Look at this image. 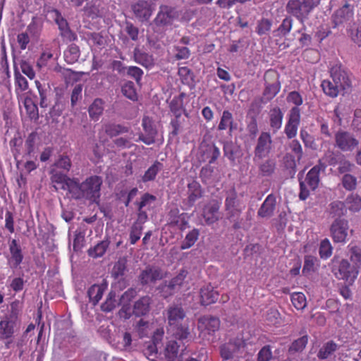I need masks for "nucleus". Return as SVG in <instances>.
<instances>
[{
  "label": "nucleus",
  "mask_w": 361,
  "mask_h": 361,
  "mask_svg": "<svg viewBox=\"0 0 361 361\" xmlns=\"http://www.w3.org/2000/svg\"><path fill=\"white\" fill-rule=\"evenodd\" d=\"M185 312L181 305H171L167 307L168 331L179 341H188L190 335L188 324H183Z\"/></svg>",
  "instance_id": "obj_1"
},
{
  "label": "nucleus",
  "mask_w": 361,
  "mask_h": 361,
  "mask_svg": "<svg viewBox=\"0 0 361 361\" xmlns=\"http://www.w3.org/2000/svg\"><path fill=\"white\" fill-rule=\"evenodd\" d=\"M326 165L322 164L321 161L319 164L313 166L306 174L304 180L301 178V172L298 174L300 182V193L299 198L305 200L310 196V190H315L320 181V172L324 170Z\"/></svg>",
  "instance_id": "obj_2"
},
{
  "label": "nucleus",
  "mask_w": 361,
  "mask_h": 361,
  "mask_svg": "<svg viewBox=\"0 0 361 361\" xmlns=\"http://www.w3.org/2000/svg\"><path fill=\"white\" fill-rule=\"evenodd\" d=\"M247 338L243 334H238L236 337L231 339L229 342L222 344L220 348V355L223 361H234L233 356L236 355L238 357L242 356L243 354L246 355L247 352Z\"/></svg>",
  "instance_id": "obj_3"
},
{
  "label": "nucleus",
  "mask_w": 361,
  "mask_h": 361,
  "mask_svg": "<svg viewBox=\"0 0 361 361\" xmlns=\"http://www.w3.org/2000/svg\"><path fill=\"white\" fill-rule=\"evenodd\" d=\"M319 3L320 0H289L286 5V11L303 24Z\"/></svg>",
  "instance_id": "obj_4"
},
{
  "label": "nucleus",
  "mask_w": 361,
  "mask_h": 361,
  "mask_svg": "<svg viewBox=\"0 0 361 361\" xmlns=\"http://www.w3.org/2000/svg\"><path fill=\"white\" fill-rule=\"evenodd\" d=\"M279 78V73L274 69H269L265 72L263 98L266 102L271 101L280 92L281 85Z\"/></svg>",
  "instance_id": "obj_5"
},
{
  "label": "nucleus",
  "mask_w": 361,
  "mask_h": 361,
  "mask_svg": "<svg viewBox=\"0 0 361 361\" xmlns=\"http://www.w3.org/2000/svg\"><path fill=\"white\" fill-rule=\"evenodd\" d=\"M103 183L102 177L90 176L82 182V197L91 202H96L100 197L101 187Z\"/></svg>",
  "instance_id": "obj_6"
},
{
  "label": "nucleus",
  "mask_w": 361,
  "mask_h": 361,
  "mask_svg": "<svg viewBox=\"0 0 361 361\" xmlns=\"http://www.w3.org/2000/svg\"><path fill=\"white\" fill-rule=\"evenodd\" d=\"M220 324V319L212 315L200 317L197 320L200 337L204 340H209V337L219 331Z\"/></svg>",
  "instance_id": "obj_7"
},
{
  "label": "nucleus",
  "mask_w": 361,
  "mask_h": 361,
  "mask_svg": "<svg viewBox=\"0 0 361 361\" xmlns=\"http://www.w3.org/2000/svg\"><path fill=\"white\" fill-rule=\"evenodd\" d=\"M46 17L53 20L58 25L60 35L63 41L71 42L77 39V35L71 30L68 21L62 16L61 13L58 9L56 8L51 11V13Z\"/></svg>",
  "instance_id": "obj_8"
},
{
  "label": "nucleus",
  "mask_w": 361,
  "mask_h": 361,
  "mask_svg": "<svg viewBox=\"0 0 361 361\" xmlns=\"http://www.w3.org/2000/svg\"><path fill=\"white\" fill-rule=\"evenodd\" d=\"M272 149V139L269 133L262 132L257 140L254 150V161L261 160L269 156Z\"/></svg>",
  "instance_id": "obj_9"
},
{
  "label": "nucleus",
  "mask_w": 361,
  "mask_h": 361,
  "mask_svg": "<svg viewBox=\"0 0 361 361\" xmlns=\"http://www.w3.org/2000/svg\"><path fill=\"white\" fill-rule=\"evenodd\" d=\"M348 222L347 220L336 218L330 226V233L335 243H345L348 237Z\"/></svg>",
  "instance_id": "obj_10"
},
{
  "label": "nucleus",
  "mask_w": 361,
  "mask_h": 361,
  "mask_svg": "<svg viewBox=\"0 0 361 361\" xmlns=\"http://www.w3.org/2000/svg\"><path fill=\"white\" fill-rule=\"evenodd\" d=\"M336 146L343 152H353L359 145L355 137L346 131L339 130L335 135Z\"/></svg>",
  "instance_id": "obj_11"
},
{
  "label": "nucleus",
  "mask_w": 361,
  "mask_h": 361,
  "mask_svg": "<svg viewBox=\"0 0 361 361\" xmlns=\"http://www.w3.org/2000/svg\"><path fill=\"white\" fill-rule=\"evenodd\" d=\"M359 274L356 266L350 264L347 259H342L335 271V276L338 279H343L352 283L355 281Z\"/></svg>",
  "instance_id": "obj_12"
},
{
  "label": "nucleus",
  "mask_w": 361,
  "mask_h": 361,
  "mask_svg": "<svg viewBox=\"0 0 361 361\" xmlns=\"http://www.w3.org/2000/svg\"><path fill=\"white\" fill-rule=\"evenodd\" d=\"M330 74L334 82L341 87V90H348L351 87V81L341 64L333 66L330 69Z\"/></svg>",
  "instance_id": "obj_13"
},
{
  "label": "nucleus",
  "mask_w": 361,
  "mask_h": 361,
  "mask_svg": "<svg viewBox=\"0 0 361 361\" xmlns=\"http://www.w3.org/2000/svg\"><path fill=\"white\" fill-rule=\"evenodd\" d=\"M300 123V109L298 107L291 108L284 128V133L288 139H292L296 136Z\"/></svg>",
  "instance_id": "obj_14"
},
{
  "label": "nucleus",
  "mask_w": 361,
  "mask_h": 361,
  "mask_svg": "<svg viewBox=\"0 0 361 361\" xmlns=\"http://www.w3.org/2000/svg\"><path fill=\"white\" fill-rule=\"evenodd\" d=\"M152 1L139 0L132 5V10L135 17L141 22L147 21L154 11Z\"/></svg>",
  "instance_id": "obj_15"
},
{
  "label": "nucleus",
  "mask_w": 361,
  "mask_h": 361,
  "mask_svg": "<svg viewBox=\"0 0 361 361\" xmlns=\"http://www.w3.org/2000/svg\"><path fill=\"white\" fill-rule=\"evenodd\" d=\"M142 126L145 134H140L139 135V140L148 145L153 144L155 142L157 130L154 125L152 118L147 116H143Z\"/></svg>",
  "instance_id": "obj_16"
},
{
  "label": "nucleus",
  "mask_w": 361,
  "mask_h": 361,
  "mask_svg": "<svg viewBox=\"0 0 361 361\" xmlns=\"http://www.w3.org/2000/svg\"><path fill=\"white\" fill-rule=\"evenodd\" d=\"M176 16L177 13L174 8L166 5H161L154 19V23L157 26L169 25Z\"/></svg>",
  "instance_id": "obj_17"
},
{
  "label": "nucleus",
  "mask_w": 361,
  "mask_h": 361,
  "mask_svg": "<svg viewBox=\"0 0 361 361\" xmlns=\"http://www.w3.org/2000/svg\"><path fill=\"white\" fill-rule=\"evenodd\" d=\"M138 278L140 283L145 286L161 280L163 274L160 268L148 266L140 272Z\"/></svg>",
  "instance_id": "obj_18"
},
{
  "label": "nucleus",
  "mask_w": 361,
  "mask_h": 361,
  "mask_svg": "<svg viewBox=\"0 0 361 361\" xmlns=\"http://www.w3.org/2000/svg\"><path fill=\"white\" fill-rule=\"evenodd\" d=\"M187 274V271L181 270L177 276L170 280L168 284L162 286L161 291L165 298L172 295L174 291L183 284Z\"/></svg>",
  "instance_id": "obj_19"
},
{
  "label": "nucleus",
  "mask_w": 361,
  "mask_h": 361,
  "mask_svg": "<svg viewBox=\"0 0 361 361\" xmlns=\"http://www.w3.org/2000/svg\"><path fill=\"white\" fill-rule=\"evenodd\" d=\"M220 203L216 200L210 201L203 209V217L207 224L211 225L219 220Z\"/></svg>",
  "instance_id": "obj_20"
},
{
  "label": "nucleus",
  "mask_w": 361,
  "mask_h": 361,
  "mask_svg": "<svg viewBox=\"0 0 361 361\" xmlns=\"http://www.w3.org/2000/svg\"><path fill=\"white\" fill-rule=\"evenodd\" d=\"M17 321L4 316L0 321V339L11 338L16 331Z\"/></svg>",
  "instance_id": "obj_21"
},
{
  "label": "nucleus",
  "mask_w": 361,
  "mask_h": 361,
  "mask_svg": "<svg viewBox=\"0 0 361 361\" xmlns=\"http://www.w3.org/2000/svg\"><path fill=\"white\" fill-rule=\"evenodd\" d=\"M353 10L348 4H345L336 10L332 16L334 27H336L348 21L353 16Z\"/></svg>",
  "instance_id": "obj_22"
},
{
  "label": "nucleus",
  "mask_w": 361,
  "mask_h": 361,
  "mask_svg": "<svg viewBox=\"0 0 361 361\" xmlns=\"http://www.w3.org/2000/svg\"><path fill=\"white\" fill-rule=\"evenodd\" d=\"M203 190L201 185L196 180H192L188 184V199L186 204L188 207L194 206L195 202L201 198Z\"/></svg>",
  "instance_id": "obj_23"
},
{
  "label": "nucleus",
  "mask_w": 361,
  "mask_h": 361,
  "mask_svg": "<svg viewBox=\"0 0 361 361\" xmlns=\"http://www.w3.org/2000/svg\"><path fill=\"white\" fill-rule=\"evenodd\" d=\"M200 302L202 305H209L215 303L219 298V293L211 285L201 288L200 291Z\"/></svg>",
  "instance_id": "obj_24"
},
{
  "label": "nucleus",
  "mask_w": 361,
  "mask_h": 361,
  "mask_svg": "<svg viewBox=\"0 0 361 361\" xmlns=\"http://www.w3.org/2000/svg\"><path fill=\"white\" fill-rule=\"evenodd\" d=\"M82 183L79 182L78 178H68L66 185H62L63 190H66L71 195V197L75 200L82 199Z\"/></svg>",
  "instance_id": "obj_25"
},
{
  "label": "nucleus",
  "mask_w": 361,
  "mask_h": 361,
  "mask_svg": "<svg viewBox=\"0 0 361 361\" xmlns=\"http://www.w3.org/2000/svg\"><path fill=\"white\" fill-rule=\"evenodd\" d=\"M276 200L274 195H269L258 210V216L265 218L273 215L276 209Z\"/></svg>",
  "instance_id": "obj_26"
},
{
  "label": "nucleus",
  "mask_w": 361,
  "mask_h": 361,
  "mask_svg": "<svg viewBox=\"0 0 361 361\" xmlns=\"http://www.w3.org/2000/svg\"><path fill=\"white\" fill-rule=\"evenodd\" d=\"M269 125L273 133H276L282 126L283 114L279 106L270 109L269 112Z\"/></svg>",
  "instance_id": "obj_27"
},
{
  "label": "nucleus",
  "mask_w": 361,
  "mask_h": 361,
  "mask_svg": "<svg viewBox=\"0 0 361 361\" xmlns=\"http://www.w3.org/2000/svg\"><path fill=\"white\" fill-rule=\"evenodd\" d=\"M133 59L136 63L147 68H150L154 65V59L153 56L148 53L142 51L137 48L134 49Z\"/></svg>",
  "instance_id": "obj_28"
},
{
  "label": "nucleus",
  "mask_w": 361,
  "mask_h": 361,
  "mask_svg": "<svg viewBox=\"0 0 361 361\" xmlns=\"http://www.w3.org/2000/svg\"><path fill=\"white\" fill-rule=\"evenodd\" d=\"M11 260L14 267H18L23 260V254L20 245L16 239H13L9 243Z\"/></svg>",
  "instance_id": "obj_29"
},
{
  "label": "nucleus",
  "mask_w": 361,
  "mask_h": 361,
  "mask_svg": "<svg viewBox=\"0 0 361 361\" xmlns=\"http://www.w3.org/2000/svg\"><path fill=\"white\" fill-rule=\"evenodd\" d=\"M184 341H181L183 345L178 344L175 340L169 341L165 349V355L169 361H175L178 356L179 351H183L185 349Z\"/></svg>",
  "instance_id": "obj_30"
},
{
  "label": "nucleus",
  "mask_w": 361,
  "mask_h": 361,
  "mask_svg": "<svg viewBox=\"0 0 361 361\" xmlns=\"http://www.w3.org/2000/svg\"><path fill=\"white\" fill-rule=\"evenodd\" d=\"M150 301L149 296L142 297L135 302L133 313L137 317L145 315L149 310Z\"/></svg>",
  "instance_id": "obj_31"
},
{
  "label": "nucleus",
  "mask_w": 361,
  "mask_h": 361,
  "mask_svg": "<svg viewBox=\"0 0 361 361\" xmlns=\"http://www.w3.org/2000/svg\"><path fill=\"white\" fill-rule=\"evenodd\" d=\"M185 92L180 93L178 96L174 97L169 104L170 111L175 117H180L182 111L184 110L183 99L185 98Z\"/></svg>",
  "instance_id": "obj_32"
},
{
  "label": "nucleus",
  "mask_w": 361,
  "mask_h": 361,
  "mask_svg": "<svg viewBox=\"0 0 361 361\" xmlns=\"http://www.w3.org/2000/svg\"><path fill=\"white\" fill-rule=\"evenodd\" d=\"M104 130L107 135L110 137H113L121 134L128 133L130 130V128L128 126L121 124L109 123L105 125Z\"/></svg>",
  "instance_id": "obj_33"
},
{
  "label": "nucleus",
  "mask_w": 361,
  "mask_h": 361,
  "mask_svg": "<svg viewBox=\"0 0 361 361\" xmlns=\"http://www.w3.org/2000/svg\"><path fill=\"white\" fill-rule=\"evenodd\" d=\"M104 111V102L100 98H97L94 100L92 104L89 106L88 112L90 118L93 120L97 121Z\"/></svg>",
  "instance_id": "obj_34"
},
{
  "label": "nucleus",
  "mask_w": 361,
  "mask_h": 361,
  "mask_svg": "<svg viewBox=\"0 0 361 361\" xmlns=\"http://www.w3.org/2000/svg\"><path fill=\"white\" fill-rule=\"evenodd\" d=\"M163 164L159 161H155L154 164L145 171L142 177L144 183L154 180L158 173L162 169Z\"/></svg>",
  "instance_id": "obj_35"
},
{
  "label": "nucleus",
  "mask_w": 361,
  "mask_h": 361,
  "mask_svg": "<svg viewBox=\"0 0 361 361\" xmlns=\"http://www.w3.org/2000/svg\"><path fill=\"white\" fill-rule=\"evenodd\" d=\"M110 242L108 239L98 243L94 247L88 250L89 256L93 258L102 257L109 247Z\"/></svg>",
  "instance_id": "obj_36"
},
{
  "label": "nucleus",
  "mask_w": 361,
  "mask_h": 361,
  "mask_svg": "<svg viewBox=\"0 0 361 361\" xmlns=\"http://www.w3.org/2000/svg\"><path fill=\"white\" fill-rule=\"evenodd\" d=\"M104 291V287L102 285L94 284L91 286L87 290L90 300L92 302L94 305H96L102 299Z\"/></svg>",
  "instance_id": "obj_37"
},
{
  "label": "nucleus",
  "mask_w": 361,
  "mask_h": 361,
  "mask_svg": "<svg viewBox=\"0 0 361 361\" xmlns=\"http://www.w3.org/2000/svg\"><path fill=\"white\" fill-rule=\"evenodd\" d=\"M200 231L197 228H193L187 235L180 245V250H187L192 247L198 240Z\"/></svg>",
  "instance_id": "obj_38"
},
{
  "label": "nucleus",
  "mask_w": 361,
  "mask_h": 361,
  "mask_svg": "<svg viewBox=\"0 0 361 361\" xmlns=\"http://www.w3.org/2000/svg\"><path fill=\"white\" fill-rule=\"evenodd\" d=\"M233 118L232 114L229 111H224L218 126V130H224L228 128L230 132H231L233 130Z\"/></svg>",
  "instance_id": "obj_39"
},
{
  "label": "nucleus",
  "mask_w": 361,
  "mask_h": 361,
  "mask_svg": "<svg viewBox=\"0 0 361 361\" xmlns=\"http://www.w3.org/2000/svg\"><path fill=\"white\" fill-rule=\"evenodd\" d=\"M337 350V344L334 341H329L325 343L319 350L317 357L320 360H325L329 357Z\"/></svg>",
  "instance_id": "obj_40"
},
{
  "label": "nucleus",
  "mask_w": 361,
  "mask_h": 361,
  "mask_svg": "<svg viewBox=\"0 0 361 361\" xmlns=\"http://www.w3.org/2000/svg\"><path fill=\"white\" fill-rule=\"evenodd\" d=\"M23 104L26 110V113L30 119L36 120L39 118L37 106L31 98L26 97L24 99Z\"/></svg>",
  "instance_id": "obj_41"
},
{
  "label": "nucleus",
  "mask_w": 361,
  "mask_h": 361,
  "mask_svg": "<svg viewBox=\"0 0 361 361\" xmlns=\"http://www.w3.org/2000/svg\"><path fill=\"white\" fill-rule=\"evenodd\" d=\"M43 28V20L38 16H34L27 27V31L32 36H38Z\"/></svg>",
  "instance_id": "obj_42"
},
{
  "label": "nucleus",
  "mask_w": 361,
  "mask_h": 361,
  "mask_svg": "<svg viewBox=\"0 0 361 361\" xmlns=\"http://www.w3.org/2000/svg\"><path fill=\"white\" fill-rule=\"evenodd\" d=\"M80 57L79 47L75 44H71L68 49L64 51L65 61L70 64L76 62Z\"/></svg>",
  "instance_id": "obj_43"
},
{
  "label": "nucleus",
  "mask_w": 361,
  "mask_h": 361,
  "mask_svg": "<svg viewBox=\"0 0 361 361\" xmlns=\"http://www.w3.org/2000/svg\"><path fill=\"white\" fill-rule=\"evenodd\" d=\"M321 86L324 92L331 97H336L341 90V87L328 80H323Z\"/></svg>",
  "instance_id": "obj_44"
},
{
  "label": "nucleus",
  "mask_w": 361,
  "mask_h": 361,
  "mask_svg": "<svg viewBox=\"0 0 361 361\" xmlns=\"http://www.w3.org/2000/svg\"><path fill=\"white\" fill-rule=\"evenodd\" d=\"M16 92H25L29 88V84L27 79L21 73L15 69L14 71Z\"/></svg>",
  "instance_id": "obj_45"
},
{
  "label": "nucleus",
  "mask_w": 361,
  "mask_h": 361,
  "mask_svg": "<svg viewBox=\"0 0 361 361\" xmlns=\"http://www.w3.org/2000/svg\"><path fill=\"white\" fill-rule=\"evenodd\" d=\"M346 209L356 212L361 209V198L357 195L352 194L349 195L345 202Z\"/></svg>",
  "instance_id": "obj_46"
},
{
  "label": "nucleus",
  "mask_w": 361,
  "mask_h": 361,
  "mask_svg": "<svg viewBox=\"0 0 361 361\" xmlns=\"http://www.w3.org/2000/svg\"><path fill=\"white\" fill-rule=\"evenodd\" d=\"M226 210L230 215V217L238 216L240 210L236 207V197L235 195H232L230 197H227L225 200Z\"/></svg>",
  "instance_id": "obj_47"
},
{
  "label": "nucleus",
  "mask_w": 361,
  "mask_h": 361,
  "mask_svg": "<svg viewBox=\"0 0 361 361\" xmlns=\"http://www.w3.org/2000/svg\"><path fill=\"white\" fill-rule=\"evenodd\" d=\"M333 252V247L328 238H324L320 242L319 253L322 259L329 258Z\"/></svg>",
  "instance_id": "obj_48"
},
{
  "label": "nucleus",
  "mask_w": 361,
  "mask_h": 361,
  "mask_svg": "<svg viewBox=\"0 0 361 361\" xmlns=\"http://www.w3.org/2000/svg\"><path fill=\"white\" fill-rule=\"evenodd\" d=\"M178 75L183 84L190 85L194 82L193 72L186 66H182L178 68Z\"/></svg>",
  "instance_id": "obj_49"
},
{
  "label": "nucleus",
  "mask_w": 361,
  "mask_h": 361,
  "mask_svg": "<svg viewBox=\"0 0 361 361\" xmlns=\"http://www.w3.org/2000/svg\"><path fill=\"white\" fill-rule=\"evenodd\" d=\"M9 279L10 283L8 287L11 290L15 293H19L23 290L26 283V281L24 279L23 274L13 278L10 277Z\"/></svg>",
  "instance_id": "obj_50"
},
{
  "label": "nucleus",
  "mask_w": 361,
  "mask_h": 361,
  "mask_svg": "<svg viewBox=\"0 0 361 361\" xmlns=\"http://www.w3.org/2000/svg\"><path fill=\"white\" fill-rule=\"evenodd\" d=\"M346 212V207L344 202L335 201L330 204V214L334 217L340 218L345 215Z\"/></svg>",
  "instance_id": "obj_51"
},
{
  "label": "nucleus",
  "mask_w": 361,
  "mask_h": 361,
  "mask_svg": "<svg viewBox=\"0 0 361 361\" xmlns=\"http://www.w3.org/2000/svg\"><path fill=\"white\" fill-rule=\"evenodd\" d=\"M350 253L352 265L356 266L357 269L360 271L361 269V248L356 245L352 246L350 247Z\"/></svg>",
  "instance_id": "obj_52"
},
{
  "label": "nucleus",
  "mask_w": 361,
  "mask_h": 361,
  "mask_svg": "<svg viewBox=\"0 0 361 361\" xmlns=\"http://www.w3.org/2000/svg\"><path fill=\"white\" fill-rule=\"evenodd\" d=\"M293 20L291 17H286L278 29L276 30V35L286 36L291 30Z\"/></svg>",
  "instance_id": "obj_53"
},
{
  "label": "nucleus",
  "mask_w": 361,
  "mask_h": 361,
  "mask_svg": "<svg viewBox=\"0 0 361 361\" xmlns=\"http://www.w3.org/2000/svg\"><path fill=\"white\" fill-rule=\"evenodd\" d=\"M293 305L298 310H303L306 307V298L302 293H294L291 295Z\"/></svg>",
  "instance_id": "obj_54"
},
{
  "label": "nucleus",
  "mask_w": 361,
  "mask_h": 361,
  "mask_svg": "<svg viewBox=\"0 0 361 361\" xmlns=\"http://www.w3.org/2000/svg\"><path fill=\"white\" fill-rule=\"evenodd\" d=\"M123 94L132 101L137 99V94L132 82H128L122 87Z\"/></svg>",
  "instance_id": "obj_55"
},
{
  "label": "nucleus",
  "mask_w": 361,
  "mask_h": 361,
  "mask_svg": "<svg viewBox=\"0 0 361 361\" xmlns=\"http://www.w3.org/2000/svg\"><path fill=\"white\" fill-rule=\"evenodd\" d=\"M142 226L137 223L133 224L130 232V242L131 245L135 244L140 238Z\"/></svg>",
  "instance_id": "obj_56"
},
{
  "label": "nucleus",
  "mask_w": 361,
  "mask_h": 361,
  "mask_svg": "<svg viewBox=\"0 0 361 361\" xmlns=\"http://www.w3.org/2000/svg\"><path fill=\"white\" fill-rule=\"evenodd\" d=\"M342 184L345 189L353 190L356 188L357 178L351 174H345L342 178Z\"/></svg>",
  "instance_id": "obj_57"
},
{
  "label": "nucleus",
  "mask_w": 361,
  "mask_h": 361,
  "mask_svg": "<svg viewBox=\"0 0 361 361\" xmlns=\"http://www.w3.org/2000/svg\"><path fill=\"white\" fill-rule=\"evenodd\" d=\"M307 341V336H303L292 343L291 345L290 346L289 350L291 352L302 351L305 348Z\"/></svg>",
  "instance_id": "obj_58"
},
{
  "label": "nucleus",
  "mask_w": 361,
  "mask_h": 361,
  "mask_svg": "<svg viewBox=\"0 0 361 361\" xmlns=\"http://www.w3.org/2000/svg\"><path fill=\"white\" fill-rule=\"evenodd\" d=\"M54 165L63 171L68 172L70 171L72 163L70 157L67 155H61L59 159L55 162Z\"/></svg>",
  "instance_id": "obj_59"
},
{
  "label": "nucleus",
  "mask_w": 361,
  "mask_h": 361,
  "mask_svg": "<svg viewBox=\"0 0 361 361\" xmlns=\"http://www.w3.org/2000/svg\"><path fill=\"white\" fill-rule=\"evenodd\" d=\"M10 307L11 310L9 313L5 316L18 322L20 302L18 300H16L11 303Z\"/></svg>",
  "instance_id": "obj_60"
},
{
  "label": "nucleus",
  "mask_w": 361,
  "mask_h": 361,
  "mask_svg": "<svg viewBox=\"0 0 361 361\" xmlns=\"http://www.w3.org/2000/svg\"><path fill=\"white\" fill-rule=\"evenodd\" d=\"M287 102L292 103L295 105V107H298L302 104L303 99L301 94L297 91H292L288 93L287 96Z\"/></svg>",
  "instance_id": "obj_61"
},
{
  "label": "nucleus",
  "mask_w": 361,
  "mask_h": 361,
  "mask_svg": "<svg viewBox=\"0 0 361 361\" xmlns=\"http://www.w3.org/2000/svg\"><path fill=\"white\" fill-rule=\"evenodd\" d=\"M272 23L270 20L262 18L257 25V32L259 35L267 33L271 27Z\"/></svg>",
  "instance_id": "obj_62"
},
{
  "label": "nucleus",
  "mask_w": 361,
  "mask_h": 361,
  "mask_svg": "<svg viewBox=\"0 0 361 361\" xmlns=\"http://www.w3.org/2000/svg\"><path fill=\"white\" fill-rule=\"evenodd\" d=\"M272 358V352L270 345L264 346L258 353L257 361H270Z\"/></svg>",
  "instance_id": "obj_63"
},
{
  "label": "nucleus",
  "mask_w": 361,
  "mask_h": 361,
  "mask_svg": "<svg viewBox=\"0 0 361 361\" xmlns=\"http://www.w3.org/2000/svg\"><path fill=\"white\" fill-rule=\"evenodd\" d=\"M259 169L263 176H269L274 171L275 162L274 160H267L260 166Z\"/></svg>",
  "instance_id": "obj_64"
}]
</instances>
